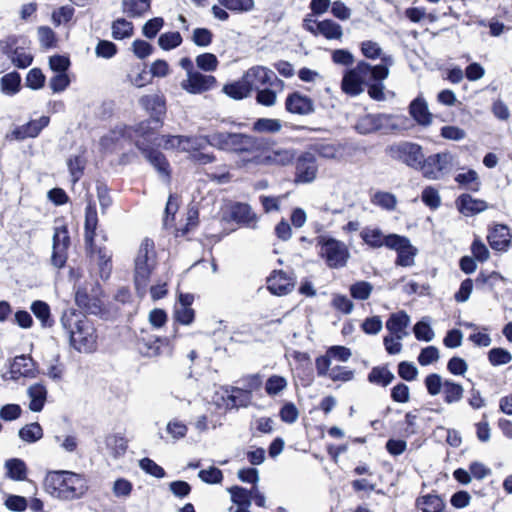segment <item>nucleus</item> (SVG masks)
Listing matches in <instances>:
<instances>
[{"instance_id":"obj_1","label":"nucleus","mask_w":512,"mask_h":512,"mask_svg":"<svg viewBox=\"0 0 512 512\" xmlns=\"http://www.w3.org/2000/svg\"><path fill=\"white\" fill-rule=\"evenodd\" d=\"M61 325L69 336L70 345L79 352L90 353L96 349L97 335L93 323L74 308L63 311Z\"/></svg>"},{"instance_id":"obj_2","label":"nucleus","mask_w":512,"mask_h":512,"mask_svg":"<svg viewBox=\"0 0 512 512\" xmlns=\"http://www.w3.org/2000/svg\"><path fill=\"white\" fill-rule=\"evenodd\" d=\"M44 485L46 491L62 501L79 500L88 491V484L81 474L61 470L48 473Z\"/></svg>"},{"instance_id":"obj_3","label":"nucleus","mask_w":512,"mask_h":512,"mask_svg":"<svg viewBox=\"0 0 512 512\" xmlns=\"http://www.w3.org/2000/svg\"><path fill=\"white\" fill-rule=\"evenodd\" d=\"M157 264L153 240L145 238L138 249L134 260V283L137 294L143 297L147 292L151 273Z\"/></svg>"},{"instance_id":"obj_4","label":"nucleus","mask_w":512,"mask_h":512,"mask_svg":"<svg viewBox=\"0 0 512 512\" xmlns=\"http://www.w3.org/2000/svg\"><path fill=\"white\" fill-rule=\"evenodd\" d=\"M211 144L221 150L235 153L254 152L263 148L264 143L244 133H231L227 130L215 133L211 137Z\"/></svg>"},{"instance_id":"obj_5","label":"nucleus","mask_w":512,"mask_h":512,"mask_svg":"<svg viewBox=\"0 0 512 512\" xmlns=\"http://www.w3.org/2000/svg\"><path fill=\"white\" fill-rule=\"evenodd\" d=\"M140 106L147 112L149 118L147 121L140 122L136 127L124 124L121 128H151L150 123H154V128H161L166 115V99L161 94L143 95L139 98ZM115 128H119L116 126Z\"/></svg>"},{"instance_id":"obj_6","label":"nucleus","mask_w":512,"mask_h":512,"mask_svg":"<svg viewBox=\"0 0 512 512\" xmlns=\"http://www.w3.org/2000/svg\"><path fill=\"white\" fill-rule=\"evenodd\" d=\"M389 75L386 65L372 66L366 62H359L354 68V95L361 93L365 86L368 88L377 82H383Z\"/></svg>"},{"instance_id":"obj_7","label":"nucleus","mask_w":512,"mask_h":512,"mask_svg":"<svg viewBox=\"0 0 512 512\" xmlns=\"http://www.w3.org/2000/svg\"><path fill=\"white\" fill-rule=\"evenodd\" d=\"M453 166V156L449 152H441L423 157L419 171L430 180H439L450 173Z\"/></svg>"},{"instance_id":"obj_8","label":"nucleus","mask_w":512,"mask_h":512,"mask_svg":"<svg viewBox=\"0 0 512 512\" xmlns=\"http://www.w3.org/2000/svg\"><path fill=\"white\" fill-rule=\"evenodd\" d=\"M317 245L320 246V254L325 258L331 268H339L346 264L349 258L347 246L334 238L319 236Z\"/></svg>"},{"instance_id":"obj_9","label":"nucleus","mask_w":512,"mask_h":512,"mask_svg":"<svg viewBox=\"0 0 512 512\" xmlns=\"http://www.w3.org/2000/svg\"><path fill=\"white\" fill-rule=\"evenodd\" d=\"M386 154L392 159L402 162L415 170L419 169L421 160H423L422 147L408 141H401L389 145L386 148Z\"/></svg>"},{"instance_id":"obj_10","label":"nucleus","mask_w":512,"mask_h":512,"mask_svg":"<svg viewBox=\"0 0 512 512\" xmlns=\"http://www.w3.org/2000/svg\"><path fill=\"white\" fill-rule=\"evenodd\" d=\"M302 27L314 36H323L327 40H338L343 35L342 27L332 19L318 20L313 15H305Z\"/></svg>"},{"instance_id":"obj_11","label":"nucleus","mask_w":512,"mask_h":512,"mask_svg":"<svg viewBox=\"0 0 512 512\" xmlns=\"http://www.w3.org/2000/svg\"><path fill=\"white\" fill-rule=\"evenodd\" d=\"M387 248L397 252L395 265L401 267H411L415 263V257L418 249L411 244L406 236L398 235L390 237L387 242Z\"/></svg>"},{"instance_id":"obj_12","label":"nucleus","mask_w":512,"mask_h":512,"mask_svg":"<svg viewBox=\"0 0 512 512\" xmlns=\"http://www.w3.org/2000/svg\"><path fill=\"white\" fill-rule=\"evenodd\" d=\"M139 353L144 357H158L165 352L170 353L168 338L141 332L136 342Z\"/></svg>"},{"instance_id":"obj_13","label":"nucleus","mask_w":512,"mask_h":512,"mask_svg":"<svg viewBox=\"0 0 512 512\" xmlns=\"http://www.w3.org/2000/svg\"><path fill=\"white\" fill-rule=\"evenodd\" d=\"M331 60L336 65L344 66L341 80V91L352 96V52L347 48L335 49L331 53Z\"/></svg>"},{"instance_id":"obj_14","label":"nucleus","mask_w":512,"mask_h":512,"mask_svg":"<svg viewBox=\"0 0 512 512\" xmlns=\"http://www.w3.org/2000/svg\"><path fill=\"white\" fill-rule=\"evenodd\" d=\"M70 245V236L68 228L65 225L56 227L53 234L51 263L62 268L67 261V249Z\"/></svg>"},{"instance_id":"obj_15","label":"nucleus","mask_w":512,"mask_h":512,"mask_svg":"<svg viewBox=\"0 0 512 512\" xmlns=\"http://www.w3.org/2000/svg\"><path fill=\"white\" fill-rule=\"evenodd\" d=\"M163 141V147L165 149H175L187 153L201 150L207 142L206 139L202 137L182 135L163 136Z\"/></svg>"},{"instance_id":"obj_16","label":"nucleus","mask_w":512,"mask_h":512,"mask_svg":"<svg viewBox=\"0 0 512 512\" xmlns=\"http://www.w3.org/2000/svg\"><path fill=\"white\" fill-rule=\"evenodd\" d=\"M136 147L141 151L147 161L156 169L160 176L169 182L171 179L170 164L165 155L157 149L149 147L144 142L138 140Z\"/></svg>"},{"instance_id":"obj_17","label":"nucleus","mask_w":512,"mask_h":512,"mask_svg":"<svg viewBox=\"0 0 512 512\" xmlns=\"http://www.w3.org/2000/svg\"><path fill=\"white\" fill-rule=\"evenodd\" d=\"M217 79L213 75L204 74L198 70L188 76L180 84L181 88L189 94L197 95L213 89Z\"/></svg>"},{"instance_id":"obj_18","label":"nucleus","mask_w":512,"mask_h":512,"mask_svg":"<svg viewBox=\"0 0 512 512\" xmlns=\"http://www.w3.org/2000/svg\"><path fill=\"white\" fill-rule=\"evenodd\" d=\"M318 165L315 156L311 152L303 153L296 161L295 182L311 183L316 179Z\"/></svg>"},{"instance_id":"obj_19","label":"nucleus","mask_w":512,"mask_h":512,"mask_svg":"<svg viewBox=\"0 0 512 512\" xmlns=\"http://www.w3.org/2000/svg\"><path fill=\"white\" fill-rule=\"evenodd\" d=\"M285 109L291 114L308 115L314 112V101L299 91H292L286 96Z\"/></svg>"},{"instance_id":"obj_20","label":"nucleus","mask_w":512,"mask_h":512,"mask_svg":"<svg viewBox=\"0 0 512 512\" xmlns=\"http://www.w3.org/2000/svg\"><path fill=\"white\" fill-rule=\"evenodd\" d=\"M254 86L243 74L238 80L227 82L222 87V92L233 100H243L251 95Z\"/></svg>"},{"instance_id":"obj_21","label":"nucleus","mask_w":512,"mask_h":512,"mask_svg":"<svg viewBox=\"0 0 512 512\" xmlns=\"http://www.w3.org/2000/svg\"><path fill=\"white\" fill-rule=\"evenodd\" d=\"M488 243L493 250L507 251L512 245L509 228L503 224L495 225L488 233Z\"/></svg>"},{"instance_id":"obj_22","label":"nucleus","mask_w":512,"mask_h":512,"mask_svg":"<svg viewBox=\"0 0 512 512\" xmlns=\"http://www.w3.org/2000/svg\"><path fill=\"white\" fill-rule=\"evenodd\" d=\"M230 217L236 223L255 229L257 227L258 217L253 212L250 205L246 203L237 202L232 205L230 210Z\"/></svg>"},{"instance_id":"obj_23","label":"nucleus","mask_w":512,"mask_h":512,"mask_svg":"<svg viewBox=\"0 0 512 512\" xmlns=\"http://www.w3.org/2000/svg\"><path fill=\"white\" fill-rule=\"evenodd\" d=\"M458 211L464 216H473L488 208L487 203L481 199H475L470 194L464 193L455 200Z\"/></svg>"},{"instance_id":"obj_24","label":"nucleus","mask_w":512,"mask_h":512,"mask_svg":"<svg viewBox=\"0 0 512 512\" xmlns=\"http://www.w3.org/2000/svg\"><path fill=\"white\" fill-rule=\"evenodd\" d=\"M77 306L86 313L98 315L101 312L102 302L96 295H90L86 287H78L75 293Z\"/></svg>"},{"instance_id":"obj_25","label":"nucleus","mask_w":512,"mask_h":512,"mask_svg":"<svg viewBox=\"0 0 512 512\" xmlns=\"http://www.w3.org/2000/svg\"><path fill=\"white\" fill-rule=\"evenodd\" d=\"M267 283L268 290L278 296L288 294L294 287L292 279L282 270L274 271L273 275L268 278Z\"/></svg>"},{"instance_id":"obj_26","label":"nucleus","mask_w":512,"mask_h":512,"mask_svg":"<svg viewBox=\"0 0 512 512\" xmlns=\"http://www.w3.org/2000/svg\"><path fill=\"white\" fill-rule=\"evenodd\" d=\"M245 77L253 86H268L273 83L275 73L266 66L256 65L249 68L245 73Z\"/></svg>"},{"instance_id":"obj_27","label":"nucleus","mask_w":512,"mask_h":512,"mask_svg":"<svg viewBox=\"0 0 512 512\" xmlns=\"http://www.w3.org/2000/svg\"><path fill=\"white\" fill-rule=\"evenodd\" d=\"M243 387H232V392L241 394L244 399L240 401V405H247L252 397V392L257 391L262 386V377L259 374H251L241 379Z\"/></svg>"},{"instance_id":"obj_28","label":"nucleus","mask_w":512,"mask_h":512,"mask_svg":"<svg viewBox=\"0 0 512 512\" xmlns=\"http://www.w3.org/2000/svg\"><path fill=\"white\" fill-rule=\"evenodd\" d=\"M396 236V234L391 233L388 235H384L382 231L378 228H369L365 227L360 232V237L371 248H380L385 246L387 248V242L390 237Z\"/></svg>"},{"instance_id":"obj_29","label":"nucleus","mask_w":512,"mask_h":512,"mask_svg":"<svg viewBox=\"0 0 512 512\" xmlns=\"http://www.w3.org/2000/svg\"><path fill=\"white\" fill-rule=\"evenodd\" d=\"M98 225V216L95 203L89 202L85 208L84 222V241L92 245L93 238L96 235Z\"/></svg>"},{"instance_id":"obj_30","label":"nucleus","mask_w":512,"mask_h":512,"mask_svg":"<svg viewBox=\"0 0 512 512\" xmlns=\"http://www.w3.org/2000/svg\"><path fill=\"white\" fill-rule=\"evenodd\" d=\"M27 395L30 398L29 409L32 412L42 411L47 400V389L41 383H35L28 387Z\"/></svg>"},{"instance_id":"obj_31","label":"nucleus","mask_w":512,"mask_h":512,"mask_svg":"<svg viewBox=\"0 0 512 512\" xmlns=\"http://www.w3.org/2000/svg\"><path fill=\"white\" fill-rule=\"evenodd\" d=\"M409 322L410 319L407 313L400 311L391 314L386 322V328L390 331V333L394 334L398 340H401L404 335H406L404 330L408 326Z\"/></svg>"},{"instance_id":"obj_32","label":"nucleus","mask_w":512,"mask_h":512,"mask_svg":"<svg viewBox=\"0 0 512 512\" xmlns=\"http://www.w3.org/2000/svg\"><path fill=\"white\" fill-rule=\"evenodd\" d=\"M409 109L411 116L419 125L426 126L431 124L432 114L429 112L428 105L423 98L417 97L414 99L411 102Z\"/></svg>"},{"instance_id":"obj_33","label":"nucleus","mask_w":512,"mask_h":512,"mask_svg":"<svg viewBox=\"0 0 512 512\" xmlns=\"http://www.w3.org/2000/svg\"><path fill=\"white\" fill-rule=\"evenodd\" d=\"M21 80V75L16 70L4 74L0 78L1 93L7 96L16 95L21 89Z\"/></svg>"},{"instance_id":"obj_34","label":"nucleus","mask_w":512,"mask_h":512,"mask_svg":"<svg viewBox=\"0 0 512 512\" xmlns=\"http://www.w3.org/2000/svg\"><path fill=\"white\" fill-rule=\"evenodd\" d=\"M150 9L151 0H122V11L130 18H140Z\"/></svg>"},{"instance_id":"obj_35","label":"nucleus","mask_w":512,"mask_h":512,"mask_svg":"<svg viewBox=\"0 0 512 512\" xmlns=\"http://www.w3.org/2000/svg\"><path fill=\"white\" fill-rule=\"evenodd\" d=\"M111 30L113 39L124 40L133 36L134 25L131 21L120 17L112 22Z\"/></svg>"},{"instance_id":"obj_36","label":"nucleus","mask_w":512,"mask_h":512,"mask_svg":"<svg viewBox=\"0 0 512 512\" xmlns=\"http://www.w3.org/2000/svg\"><path fill=\"white\" fill-rule=\"evenodd\" d=\"M442 393L446 404H454L462 400L464 388L461 384L446 379Z\"/></svg>"},{"instance_id":"obj_37","label":"nucleus","mask_w":512,"mask_h":512,"mask_svg":"<svg viewBox=\"0 0 512 512\" xmlns=\"http://www.w3.org/2000/svg\"><path fill=\"white\" fill-rule=\"evenodd\" d=\"M218 3L234 14H245L255 8V0H217Z\"/></svg>"},{"instance_id":"obj_38","label":"nucleus","mask_w":512,"mask_h":512,"mask_svg":"<svg viewBox=\"0 0 512 512\" xmlns=\"http://www.w3.org/2000/svg\"><path fill=\"white\" fill-rule=\"evenodd\" d=\"M455 181L459 185L466 187L472 192H478L481 187L479 175L473 169H469L467 172L457 174L455 176Z\"/></svg>"},{"instance_id":"obj_39","label":"nucleus","mask_w":512,"mask_h":512,"mask_svg":"<svg viewBox=\"0 0 512 512\" xmlns=\"http://www.w3.org/2000/svg\"><path fill=\"white\" fill-rule=\"evenodd\" d=\"M255 101L258 105L272 107L277 101V92L269 87L254 86Z\"/></svg>"},{"instance_id":"obj_40","label":"nucleus","mask_w":512,"mask_h":512,"mask_svg":"<svg viewBox=\"0 0 512 512\" xmlns=\"http://www.w3.org/2000/svg\"><path fill=\"white\" fill-rule=\"evenodd\" d=\"M183 42L182 35L179 31H169L159 35L158 45L164 51H171L179 47Z\"/></svg>"},{"instance_id":"obj_41","label":"nucleus","mask_w":512,"mask_h":512,"mask_svg":"<svg viewBox=\"0 0 512 512\" xmlns=\"http://www.w3.org/2000/svg\"><path fill=\"white\" fill-rule=\"evenodd\" d=\"M311 150L323 158H337L343 155V148L326 142H316L311 145Z\"/></svg>"},{"instance_id":"obj_42","label":"nucleus","mask_w":512,"mask_h":512,"mask_svg":"<svg viewBox=\"0 0 512 512\" xmlns=\"http://www.w3.org/2000/svg\"><path fill=\"white\" fill-rule=\"evenodd\" d=\"M7 475L13 480L22 481L26 478L27 468L23 460L18 458L9 459L5 462Z\"/></svg>"},{"instance_id":"obj_43","label":"nucleus","mask_w":512,"mask_h":512,"mask_svg":"<svg viewBox=\"0 0 512 512\" xmlns=\"http://www.w3.org/2000/svg\"><path fill=\"white\" fill-rule=\"evenodd\" d=\"M31 311L44 327L52 326L53 320L51 319L50 307L46 302L42 300L34 301L31 304Z\"/></svg>"},{"instance_id":"obj_44","label":"nucleus","mask_w":512,"mask_h":512,"mask_svg":"<svg viewBox=\"0 0 512 512\" xmlns=\"http://www.w3.org/2000/svg\"><path fill=\"white\" fill-rule=\"evenodd\" d=\"M195 63L198 71L203 72H214L219 66V60L217 56L210 52H204L196 56Z\"/></svg>"},{"instance_id":"obj_45","label":"nucleus","mask_w":512,"mask_h":512,"mask_svg":"<svg viewBox=\"0 0 512 512\" xmlns=\"http://www.w3.org/2000/svg\"><path fill=\"white\" fill-rule=\"evenodd\" d=\"M37 31L39 41L43 49L49 50L57 47L58 37L56 32L50 26H39Z\"/></svg>"},{"instance_id":"obj_46","label":"nucleus","mask_w":512,"mask_h":512,"mask_svg":"<svg viewBox=\"0 0 512 512\" xmlns=\"http://www.w3.org/2000/svg\"><path fill=\"white\" fill-rule=\"evenodd\" d=\"M48 65L54 74L68 73L71 67V60L68 54H54L49 57Z\"/></svg>"},{"instance_id":"obj_47","label":"nucleus","mask_w":512,"mask_h":512,"mask_svg":"<svg viewBox=\"0 0 512 512\" xmlns=\"http://www.w3.org/2000/svg\"><path fill=\"white\" fill-rule=\"evenodd\" d=\"M85 165L86 160L80 155L72 156L67 160V167L73 184H76L83 176Z\"/></svg>"},{"instance_id":"obj_48","label":"nucleus","mask_w":512,"mask_h":512,"mask_svg":"<svg viewBox=\"0 0 512 512\" xmlns=\"http://www.w3.org/2000/svg\"><path fill=\"white\" fill-rule=\"evenodd\" d=\"M371 202L384 210L393 211L397 205V198L392 193L378 191L371 197Z\"/></svg>"},{"instance_id":"obj_49","label":"nucleus","mask_w":512,"mask_h":512,"mask_svg":"<svg viewBox=\"0 0 512 512\" xmlns=\"http://www.w3.org/2000/svg\"><path fill=\"white\" fill-rule=\"evenodd\" d=\"M18 435L23 441L34 443L43 437V430L38 422H34L22 427Z\"/></svg>"},{"instance_id":"obj_50","label":"nucleus","mask_w":512,"mask_h":512,"mask_svg":"<svg viewBox=\"0 0 512 512\" xmlns=\"http://www.w3.org/2000/svg\"><path fill=\"white\" fill-rule=\"evenodd\" d=\"M368 380L374 384L387 386L394 380V374L386 367H374L368 375Z\"/></svg>"},{"instance_id":"obj_51","label":"nucleus","mask_w":512,"mask_h":512,"mask_svg":"<svg viewBox=\"0 0 512 512\" xmlns=\"http://www.w3.org/2000/svg\"><path fill=\"white\" fill-rule=\"evenodd\" d=\"M231 494V500L236 506H250L252 501V491L241 486H233L228 489Z\"/></svg>"},{"instance_id":"obj_52","label":"nucleus","mask_w":512,"mask_h":512,"mask_svg":"<svg viewBox=\"0 0 512 512\" xmlns=\"http://www.w3.org/2000/svg\"><path fill=\"white\" fill-rule=\"evenodd\" d=\"M214 33L206 27H197L193 30L191 40L197 47H208L212 44Z\"/></svg>"},{"instance_id":"obj_53","label":"nucleus","mask_w":512,"mask_h":512,"mask_svg":"<svg viewBox=\"0 0 512 512\" xmlns=\"http://www.w3.org/2000/svg\"><path fill=\"white\" fill-rule=\"evenodd\" d=\"M131 51L140 60H145L155 52V47L147 40L135 39L131 44Z\"/></svg>"},{"instance_id":"obj_54","label":"nucleus","mask_w":512,"mask_h":512,"mask_svg":"<svg viewBox=\"0 0 512 512\" xmlns=\"http://www.w3.org/2000/svg\"><path fill=\"white\" fill-rule=\"evenodd\" d=\"M46 76L38 67L29 70L25 78V85L31 90H40L44 87Z\"/></svg>"},{"instance_id":"obj_55","label":"nucleus","mask_w":512,"mask_h":512,"mask_svg":"<svg viewBox=\"0 0 512 512\" xmlns=\"http://www.w3.org/2000/svg\"><path fill=\"white\" fill-rule=\"evenodd\" d=\"M418 504L421 505L424 512H442L445 507V503L440 496L430 494L423 496Z\"/></svg>"},{"instance_id":"obj_56","label":"nucleus","mask_w":512,"mask_h":512,"mask_svg":"<svg viewBox=\"0 0 512 512\" xmlns=\"http://www.w3.org/2000/svg\"><path fill=\"white\" fill-rule=\"evenodd\" d=\"M165 21L163 17L157 16L147 20L142 27V34L145 38L152 40L156 38L163 28Z\"/></svg>"},{"instance_id":"obj_57","label":"nucleus","mask_w":512,"mask_h":512,"mask_svg":"<svg viewBox=\"0 0 512 512\" xmlns=\"http://www.w3.org/2000/svg\"><path fill=\"white\" fill-rule=\"evenodd\" d=\"M117 52V45L110 40L101 39L95 47V54L99 58L111 59L117 54Z\"/></svg>"},{"instance_id":"obj_58","label":"nucleus","mask_w":512,"mask_h":512,"mask_svg":"<svg viewBox=\"0 0 512 512\" xmlns=\"http://www.w3.org/2000/svg\"><path fill=\"white\" fill-rule=\"evenodd\" d=\"M287 387V380L283 376L272 375L265 384V391L269 396H275Z\"/></svg>"},{"instance_id":"obj_59","label":"nucleus","mask_w":512,"mask_h":512,"mask_svg":"<svg viewBox=\"0 0 512 512\" xmlns=\"http://www.w3.org/2000/svg\"><path fill=\"white\" fill-rule=\"evenodd\" d=\"M444 383L445 380H443L442 376L437 373L427 375L424 380L427 392L431 396L438 395L443 390Z\"/></svg>"},{"instance_id":"obj_60","label":"nucleus","mask_w":512,"mask_h":512,"mask_svg":"<svg viewBox=\"0 0 512 512\" xmlns=\"http://www.w3.org/2000/svg\"><path fill=\"white\" fill-rule=\"evenodd\" d=\"M413 332L417 340L425 342L432 341L435 336L430 324L424 319L414 325Z\"/></svg>"},{"instance_id":"obj_61","label":"nucleus","mask_w":512,"mask_h":512,"mask_svg":"<svg viewBox=\"0 0 512 512\" xmlns=\"http://www.w3.org/2000/svg\"><path fill=\"white\" fill-rule=\"evenodd\" d=\"M421 199L426 206L433 210L439 208L441 205L439 192L432 186H428L422 191Z\"/></svg>"},{"instance_id":"obj_62","label":"nucleus","mask_w":512,"mask_h":512,"mask_svg":"<svg viewBox=\"0 0 512 512\" xmlns=\"http://www.w3.org/2000/svg\"><path fill=\"white\" fill-rule=\"evenodd\" d=\"M488 359L493 366H499L509 363L512 360V355L503 348H492L488 352Z\"/></svg>"},{"instance_id":"obj_63","label":"nucleus","mask_w":512,"mask_h":512,"mask_svg":"<svg viewBox=\"0 0 512 512\" xmlns=\"http://www.w3.org/2000/svg\"><path fill=\"white\" fill-rule=\"evenodd\" d=\"M70 83L68 73H58L50 78L49 87L53 93H61L70 86Z\"/></svg>"},{"instance_id":"obj_64","label":"nucleus","mask_w":512,"mask_h":512,"mask_svg":"<svg viewBox=\"0 0 512 512\" xmlns=\"http://www.w3.org/2000/svg\"><path fill=\"white\" fill-rule=\"evenodd\" d=\"M139 466L144 472L156 478H163L166 475L165 470L150 458L146 457L141 459L139 461Z\"/></svg>"}]
</instances>
